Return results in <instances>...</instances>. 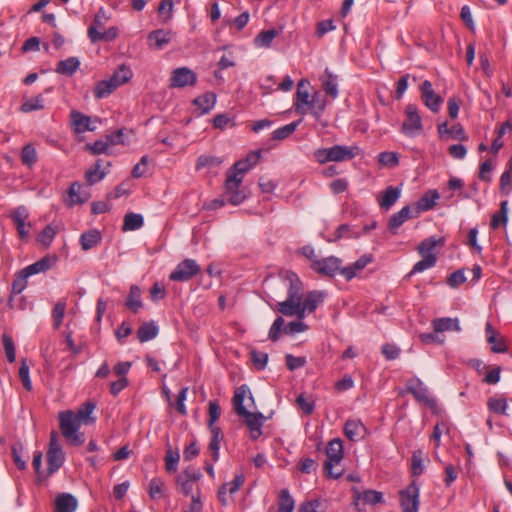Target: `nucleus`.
I'll list each match as a JSON object with an SVG mask.
<instances>
[{
	"instance_id": "b1692460",
	"label": "nucleus",
	"mask_w": 512,
	"mask_h": 512,
	"mask_svg": "<svg viewBox=\"0 0 512 512\" xmlns=\"http://www.w3.org/2000/svg\"><path fill=\"white\" fill-rule=\"evenodd\" d=\"M71 122L76 133H84L86 131H94L96 127L91 126V117L73 110L70 114Z\"/></svg>"
},
{
	"instance_id": "f257e3e1",
	"label": "nucleus",
	"mask_w": 512,
	"mask_h": 512,
	"mask_svg": "<svg viewBox=\"0 0 512 512\" xmlns=\"http://www.w3.org/2000/svg\"><path fill=\"white\" fill-rule=\"evenodd\" d=\"M249 394L253 400L250 389L246 385L236 388L233 396V406L235 413L245 419V423L251 432V437L257 439L261 435V429L265 422V417L261 412L253 413L244 406V399Z\"/></svg>"
},
{
	"instance_id": "393cba45",
	"label": "nucleus",
	"mask_w": 512,
	"mask_h": 512,
	"mask_svg": "<svg viewBox=\"0 0 512 512\" xmlns=\"http://www.w3.org/2000/svg\"><path fill=\"white\" fill-rule=\"evenodd\" d=\"M274 309L284 316H296L299 319L300 301L294 300L292 295L291 298H286L285 301L277 303Z\"/></svg>"
},
{
	"instance_id": "603ef678",
	"label": "nucleus",
	"mask_w": 512,
	"mask_h": 512,
	"mask_svg": "<svg viewBox=\"0 0 512 512\" xmlns=\"http://www.w3.org/2000/svg\"><path fill=\"white\" fill-rule=\"evenodd\" d=\"M44 108L43 97L41 94L37 95L35 98H31L29 100L24 101L20 110L23 113H29L36 110H42Z\"/></svg>"
},
{
	"instance_id": "c03bdc74",
	"label": "nucleus",
	"mask_w": 512,
	"mask_h": 512,
	"mask_svg": "<svg viewBox=\"0 0 512 512\" xmlns=\"http://www.w3.org/2000/svg\"><path fill=\"white\" fill-rule=\"evenodd\" d=\"M302 122V119L291 122L285 126H282L272 132L271 139L272 140H284L288 138L291 134L295 132L299 124Z\"/></svg>"
},
{
	"instance_id": "e433bc0d",
	"label": "nucleus",
	"mask_w": 512,
	"mask_h": 512,
	"mask_svg": "<svg viewBox=\"0 0 512 512\" xmlns=\"http://www.w3.org/2000/svg\"><path fill=\"white\" fill-rule=\"evenodd\" d=\"M423 259L414 264L411 271L408 273L407 277H411L416 273H421L427 269L434 267L437 263L436 254H427L422 256Z\"/></svg>"
},
{
	"instance_id": "bb28decb",
	"label": "nucleus",
	"mask_w": 512,
	"mask_h": 512,
	"mask_svg": "<svg viewBox=\"0 0 512 512\" xmlns=\"http://www.w3.org/2000/svg\"><path fill=\"white\" fill-rule=\"evenodd\" d=\"M102 160L98 159L96 163L85 172V180L88 185L92 186L105 178L109 170L102 169Z\"/></svg>"
},
{
	"instance_id": "20e7f679",
	"label": "nucleus",
	"mask_w": 512,
	"mask_h": 512,
	"mask_svg": "<svg viewBox=\"0 0 512 512\" xmlns=\"http://www.w3.org/2000/svg\"><path fill=\"white\" fill-rule=\"evenodd\" d=\"M327 460L324 462V470L328 476L333 479L339 478L343 474L342 469H335L343 459V444L339 438L332 439L326 446Z\"/></svg>"
},
{
	"instance_id": "de8ad7c7",
	"label": "nucleus",
	"mask_w": 512,
	"mask_h": 512,
	"mask_svg": "<svg viewBox=\"0 0 512 512\" xmlns=\"http://www.w3.org/2000/svg\"><path fill=\"white\" fill-rule=\"evenodd\" d=\"M164 481L161 478H152L149 482L148 494L153 500H159L164 497Z\"/></svg>"
},
{
	"instance_id": "338daca9",
	"label": "nucleus",
	"mask_w": 512,
	"mask_h": 512,
	"mask_svg": "<svg viewBox=\"0 0 512 512\" xmlns=\"http://www.w3.org/2000/svg\"><path fill=\"white\" fill-rule=\"evenodd\" d=\"M65 310H66V303L65 302H58L54 306L52 310V317L54 319V327L58 329L65 316Z\"/></svg>"
},
{
	"instance_id": "4468645a",
	"label": "nucleus",
	"mask_w": 512,
	"mask_h": 512,
	"mask_svg": "<svg viewBox=\"0 0 512 512\" xmlns=\"http://www.w3.org/2000/svg\"><path fill=\"white\" fill-rule=\"evenodd\" d=\"M420 91L421 99L425 106L432 112L437 113L440 110L441 104L443 103V98L435 93L431 82L429 80L423 81L420 86Z\"/></svg>"
},
{
	"instance_id": "4c0bfd02",
	"label": "nucleus",
	"mask_w": 512,
	"mask_h": 512,
	"mask_svg": "<svg viewBox=\"0 0 512 512\" xmlns=\"http://www.w3.org/2000/svg\"><path fill=\"white\" fill-rule=\"evenodd\" d=\"M326 105V99L322 97L319 92H315L312 95L311 100H309V104L307 106L311 109V114L316 119H319L324 112Z\"/></svg>"
},
{
	"instance_id": "7c9ffc66",
	"label": "nucleus",
	"mask_w": 512,
	"mask_h": 512,
	"mask_svg": "<svg viewBox=\"0 0 512 512\" xmlns=\"http://www.w3.org/2000/svg\"><path fill=\"white\" fill-rule=\"evenodd\" d=\"M80 60L77 57H69L58 62L55 72L65 76H72L80 67Z\"/></svg>"
},
{
	"instance_id": "c85d7f7f",
	"label": "nucleus",
	"mask_w": 512,
	"mask_h": 512,
	"mask_svg": "<svg viewBox=\"0 0 512 512\" xmlns=\"http://www.w3.org/2000/svg\"><path fill=\"white\" fill-rule=\"evenodd\" d=\"M172 35V32L169 30L157 29L151 31L148 34L147 39L150 43L153 42L152 45L155 49H162L165 45L170 43Z\"/></svg>"
},
{
	"instance_id": "4be33fe9",
	"label": "nucleus",
	"mask_w": 512,
	"mask_h": 512,
	"mask_svg": "<svg viewBox=\"0 0 512 512\" xmlns=\"http://www.w3.org/2000/svg\"><path fill=\"white\" fill-rule=\"evenodd\" d=\"M366 427L360 420H347L344 425V434L351 441H358L364 437Z\"/></svg>"
},
{
	"instance_id": "aec40b11",
	"label": "nucleus",
	"mask_w": 512,
	"mask_h": 512,
	"mask_svg": "<svg viewBox=\"0 0 512 512\" xmlns=\"http://www.w3.org/2000/svg\"><path fill=\"white\" fill-rule=\"evenodd\" d=\"M55 512H75L78 501L75 496L70 493H60L54 501Z\"/></svg>"
},
{
	"instance_id": "680f3d73",
	"label": "nucleus",
	"mask_w": 512,
	"mask_h": 512,
	"mask_svg": "<svg viewBox=\"0 0 512 512\" xmlns=\"http://www.w3.org/2000/svg\"><path fill=\"white\" fill-rule=\"evenodd\" d=\"M488 409L491 412L504 415L507 410V402L505 399L490 398L487 402Z\"/></svg>"
},
{
	"instance_id": "ddd939ff",
	"label": "nucleus",
	"mask_w": 512,
	"mask_h": 512,
	"mask_svg": "<svg viewBox=\"0 0 512 512\" xmlns=\"http://www.w3.org/2000/svg\"><path fill=\"white\" fill-rule=\"evenodd\" d=\"M341 264L342 260L340 258L329 256L314 261V263L311 264V269L320 275L334 277L339 273Z\"/></svg>"
},
{
	"instance_id": "6e6d98bb",
	"label": "nucleus",
	"mask_w": 512,
	"mask_h": 512,
	"mask_svg": "<svg viewBox=\"0 0 512 512\" xmlns=\"http://www.w3.org/2000/svg\"><path fill=\"white\" fill-rule=\"evenodd\" d=\"M439 241L431 236L428 238H425L417 247V251L421 256H425L427 254H432L431 251L435 249V247L438 245Z\"/></svg>"
},
{
	"instance_id": "69168bd1",
	"label": "nucleus",
	"mask_w": 512,
	"mask_h": 512,
	"mask_svg": "<svg viewBox=\"0 0 512 512\" xmlns=\"http://www.w3.org/2000/svg\"><path fill=\"white\" fill-rule=\"evenodd\" d=\"M465 281L466 277L464 275V270L458 269L447 277L446 283L450 288H458Z\"/></svg>"
},
{
	"instance_id": "4d7b16f0",
	"label": "nucleus",
	"mask_w": 512,
	"mask_h": 512,
	"mask_svg": "<svg viewBox=\"0 0 512 512\" xmlns=\"http://www.w3.org/2000/svg\"><path fill=\"white\" fill-rule=\"evenodd\" d=\"M378 162L383 166L395 167L399 164V157L395 152L385 151L378 155Z\"/></svg>"
},
{
	"instance_id": "a878e982",
	"label": "nucleus",
	"mask_w": 512,
	"mask_h": 512,
	"mask_svg": "<svg viewBox=\"0 0 512 512\" xmlns=\"http://www.w3.org/2000/svg\"><path fill=\"white\" fill-rule=\"evenodd\" d=\"M102 241V235L97 229H90L81 234L79 242L82 250L88 251L97 247Z\"/></svg>"
},
{
	"instance_id": "ea45409f",
	"label": "nucleus",
	"mask_w": 512,
	"mask_h": 512,
	"mask_svg": "<svg viewBox=\"0 0 512 512\" xmlns=\"http://www.w3.org/2000/svg\"><path fill=\"white\" fill-rule=\"evenodd\" d=\"M287 278L290 282L287 298H291L293 295L294 300H302V284L298 276L293 272H287Z\"/></svg>"
},
{
	"instance_id": "412c9836",
	"label": "nucleus",
	"mask_w": 512,
	"mask_h": 512,
	"mask_svg": "<svg viewBox=\"0 0 512 512\" xmlns=\"http://www.w3.org/2000/svg\"><path fill=\"white\" fill-rule=\"evenodd\" d=\"M401 195V189L395 186L387 187L379 196V206L388 211L398 201Z\"/></svg>"
},
{
	"instance_id": "bf43d9fd",
	"label": "nucleus",
	"mask_w": 512,
	"mask_h": 512,
	"mask_svg": "<svg viewBox=\"0 0 512 512\" xmlns=\"http://www.w3.org/2000/svg\"><path fill=\"white\" fill-rule=\"evenodd\" d=\"M284 319L281 316H278L273 324L270 327L268 337L271 341L275 342L279 340L281 332H283L284 329Z\"/></svg>"
},
{
	"instance_id": "9b49d317",
	"label": "nucleus",
	"mask_w": 512,
	"mask_h": 512,
	"mask_svg": "<svg viewBox=\"0 0 512 512\" xmlns=\"http://www.w3.org/2000/svg\"><path fill=\"white\" fill-rule=\"evenodd\" d=\"M197 82L196 73L188 67H179L172 71L169 79L170 88L194 86Z\"/></svg>"
},
{
	"instance_id": "f03ea898",
	"label": "nucleus",
	"mask_w": 512,
	"mask_h": 512,
	"mask_svg": "<svg viewBox=\"0 0 512 512\" xmlns=\"http://www.w3.org/2000/svg\"><path fill=\"white\" fill-rule=\"evenodd\" d=\"M360 152L358 146L334 145L330 148H319L314 152L315 160L320 164L343 162L355 158Z\"/></svg>"
},
{
	"instance_id": "58836bf2",
	"label": "nucleus",
	"mask_w": 512,
	"mask_h": 512,
	"mask_svg": "<svg viewBox=\"0 0 512 512\" xmlns=\"http://www.w3.org/2000/svg\"><path fill=\"white\" fill-rule=\"evenodd\" d=\"M144 224V219L141 214L137 213H127L124 216V222L122 226L123 231H135L140 229Z\"/></svg>"
},
{
	"instance_id": "6e6552de",
	"label": "nucleus",
	"mask_w": 512,
	"mask_h": 512,
	"mask_svg": "<svg viewBox=\"0 0 512 512\" xmlns=\"http://www.w3.org/2000/svg\"><path fill=\"white\" fill-rule=\"evenodd\" d=\"M201 267L194 259H184L179 262L170 273L169 280L176 282H187L200 273Z\"/></svg>"
},
{
	"instance_id": "c9c22d12",
	"label": "nucleus",
	"mask_w": 512,
	"mask_h": 512,
	"mask_svg": "<svg viewBox=\"0 0 512 512\" xmlns=\"http://www.w3.org/2000/svg\"><path fill=\"white\" fill-rule=\"evenodd\" d=\"M158 327L154 322H146L137 330V338L141 343L154 339L158 334Z\"/></svg>"
},
{
	"instance_id": "f704fd0d",
	"label": "nucleus",
	"mask_w": 512,
	"mask_h": 512,
	"mask_svg": "<svg viewBox=\"0 0 512 512\" xmlns=\"http://www.w3.org/2000/svg\"><path fill=\"white\" fill-rule=\"evenodd\" d=\"M279 33L280 31L275 28L261 31L254 38V45L257 48H270L273 40L279 35Z\"/></svg>"
},
{
	"instance_id": "052dcab7",
	"label": "nucleus",
	"mask_w": 512,
	"mask_h": 512,
	"mask_svg": "<svg viewBox=\"0 0 512 512\" xmlns=\"http://www.w3.org/2000/svg\"><path fill=\"white\" fill-rule=\"evenodd\" d=\"M19 378L22 382L23 387L27 391H30L32 389V382L29 375V366L25 359H22L21 361V365L19 368Z\"/></svg>"
},
{
	"instance_id": "423d86ee",
	"label": "nucleus",
	"mask_w": 512,
	"mask_h": 512,
	"mask_svg": "<svg viewBox=\"0 0 512 512\" xmlns=\"http://www.w3.org/2000/svg\"><path fill=\"white\" fill-rule=\"evenodd\" d=\"M242 176H237L233 171H227L225 181V195L228 197L227 202L237 206L246 199L245 193L240 189Z\"/></svg>"
},
{
	"instance_id": "5fc2aeb1",
	"label": "nucleus",
	"mask_w": 512,
	"mask_h": 512,
	"mask_svg": "<svg viewBox=\"0 0 512 512\" xmlns=\"http://www.w3.org/2000/svg\"><path fill=\"white\" fill-rule=\"evenodd\" d=\"M56 235V230L51 225H47L37 236V241L45 247H49Z\"/></svg>"
},
{
	"instance_id": "7ed1b4c3",
	"label": "nucleus",
	"mask_w": 512,
	"mask_h": 512,
	"mask_svg": "<svg viewBox=\"0 0 512 512\" xmlns=\"http://www.w3.org/2000/svg\"><path fill=\"white\" fill-rule=\"evenodd\" d=\"M132 77L131 70L125 65H121L109 79L99 81L94 88V97L103 99L108 97L122 84L127 83Z\"/></svg>"
},
{
	"instance_id": "6ab92c4d",
	"label": "nucleus",
	"mask_w": 512,
	"mask_h": 512,
	"mask_svg": "<svg viewBox=\"0 0 512 512\" xmlns=\"http://www.w3.org/2000/svg\"><path fill=\"white\" fill-rule=\"evenodd\" d=\"M324 293L319 291L309 292L304 300H300V315L299 319H303L306 313H313L320 303L324 300Z\"/></svg>"
},
{
	"instance_id": "72a5a7b5",
	"label": "nucleus",
	"mask_w": 512,
	"mask_h": 512,
	"mask_svg": "<svg viewBox=\"0 0 512 512\" xmlns=\"http://www.w3.org/2000/svg\"><path fill=\"white\" fill-rule=\"evenodd\" d=\"M68 195L70 198V205L83 204L90 198L87 191H82V184L73 182L69 188Z\"/></svg>"
},
{
	"instance_id": "39448f33",
	"label": "nucleus",
	"mask_w": 512,
	"mask_h": 512,
	"mask_svg": "<svg viewBox=\"0 0 512 512\" xmlns=\"http://www.w3.org/2000/svg\"><path fill=\"white\" fill-rule=\"evenodd\" d=\"M46 457L48 468L45 477H49L58 471L65 461V454L59 443L58 434L56 431H52L50 433L49 447L46 453Z\"/></svg>"
},
{
	"instance_id": "1a4fd4ad",
	"label": "nucleus",
	"mask_w": 512,
	"mask_h": 512,
	"mask_svg": "<svg viewBox=\"0 0 512 512\" xmlns=\"http://www.w3.org/2000/svg\"><path fill=\"white\" fill-rule=\"evenodd\" d=\"M399 495L402 512L419 511L420 489L415 480H413L404 490H401Z\"/></svg>"
},
{
	"instance_id": "2f4dec72",
	"label": "nucleus",
	"mask_w": 512,
	"mask_h": 512,
	"mask_svg": "<svg viewBox=\"0 0 512 512\" xmlns=\"http://www.w3.org/2000/svg\"><path fill=\"white\" fill-rule=\"evenodd\" d=\"M125 306L134 314L142 308L141 290L138 286L132 285L125 301Z\"/></svg>"
},
{
	"instance_id": "864d4df0",
	"label": "nucleus",
	"mask_w": 512,
	"mask_h": 512,
	"mask_svg": "<svg viewBox=\"0 0 512 512\" xmlns=\"http://www.w3.org/2000/svg\"><path fill=\"white\" fill-rule=\"evenodd\" d=\"M2 343L5 351L6 358L8 362L13 363L16 359V352L14 342L11 336L8 334L2 335Z\"/></svg>"
},
{
	"instance_id": "a18cd8bd",
	"label": "nucleus",
	"mask_w": 512,
	"mask_h": 512,
	"mask_svg": "<svg viewBox=\"0 0 512 512\" xmlns=\"http://www.w3.org/2000/svg\"><path fill=\"white\" fill-rule=\"evenodd\" d=\"M96 408V404L88 401L85 402L77 411L75 416L80 422H84L85 424L93 423L95 418L91 417V414L94 412Z\"/></svg>"
},
{
	"instance_id": "9d476101",
	"label": "nucleus",
	"mask_w": 512,
	"mask_h": 512,
	"mask_svg": "<svg viewBox=\"0 0 512 512\" xmlns=\"http://www.w3.org/2000/svg\"><path fill=\"white\" fill-rule=\"evenodd\" d=\"M406 119L402 124V132L407 136H414L423 129L422 119L418 107L415 104H408L405 108Z\"/></svg>"
},
{
	"instance_id": "5701e85b",
	"label": "nucleus",
	"mask_w": 512,
	"mask_h": 512,
	"mask_svg": "<svg viewBox=\"0 0 512 512\" xmlns=\"http://www.w3.org/2000/svg\"><path fill=\"white\" fill-rule=\"evenodd\" d=\"M438 198L439 193L437 190H429L424 193L412 207L419 216L421 212L431 210L435 206Z\"/></svg>"
},
{
	"instance_id": "2eb2a0df",
	"label": "nucleus",
	"mask_w": 512,
	"mask_h": 512,
	"mask_svg": "<svg viewBox=\"0 0 512 512\" xmlns=\"http://www.w3.org/2000/svg\"><path fill=\"white\" fill-rule=\"evenodd\" d=\"M20 239L24 240L29 237L30 224H26V219L29 217L26 207L19 206L14 209L10 215Z\"/></svg>"
},
{
	"instance_id": "f3484780",
	"label": "nucleus",
	"mask_w": 512,
	"mask_h": 512,
	"mask_svg": "<svg viewBox=\"0 0 512 512\" xmlns=\"http://www.w3.org/2000/svg\"><path fill=\"white\" fill-rule=\"evenodd\" d=\"M418 217L417 213L412 206H404L400 211L394 213L388 222V228L396 234L397 229L402 226L407 220Z\"/></svg>"
},
{
	"instance_id": "0eeeda50",
	"label": "nucleus",
	"mask_w": 512,
	"mask_h": 512,
	"mask_svg": "<svg viewBox=\"0 0 512 512\" xmlns=\"http://www.w3.org/2000/svg\"><path fill=\"white\" fill-rule=\"evenodd\" d=\"M406 392L411 394L414 399L429 408L436 407V401L430 397L428 388L418 377H412L406 381Z\"/></svg>"
},
{
	"instance_id": "13d9d810",
	"label": "nucleus",
	"mask_w": 512,
	"mask_h": 512,
	"mask_svg": "<svg viewBox=\"0 0 512 512\" xmlns=\"http://www.w3.org/2000/svg\"><path fill=\"white\" fill-rule=\"evenodd\" d=\"M208 414H209V420H208L209 429L220 428L219 426L215 425V422L219 419L220 414H221L220 406L216 401L209 402Z\"/></svg>"
},
{
	"instance_id": "0e129e2a",
	"label": "nucleus",
	"mask_w": 512,
	"mask_h": 512,
	"mask_svg": "<svg viewBox=\"0 0 512 512\" xmlns=\"http://www.w3.org/2000/svg\"><path fill=\"white\" fill-rule=\"evenodd\" d=\"M85 149L90 151L93 155L107 154L109 149V143L107 142V140H96L92 144H86Z\"/></svg>"
},
{
	"instance_id": "cd10ccee",
	"label": "nucleus",
	"mask_w": 512,
	"mask_h": 512,
	"mask_svg": "<svg viewBox=\"0 0 512 512\" xmlns=\"http://www.w3.org/2000/svg\"><path fill=\"white\" fill-rule=\"evenodd\" d=\"M433 329L436 333H442L445 331H456L461 330L459 320L457 318L442 317L436 318L432 321Z\"/></svg>"
},
{
	"instance_id": "a19ab883",
	"label": "nucleus",
	"mask_w": 512,
	"mask_h": 512,
	"mask_svg": "<svg viewBox=\"0 0 512 512\" xmlns=\"http://www.w3.org/2000/svg\"><path fill=\"white\" fill-rule=\"evenodd\" d=\"M209 430L212 434V437L208 445V450L212 454L213 461L216 462L219 459L220 441L223 439V435L221 428H212Z\"/></svg>"
},
{
	"instance_id": "e2e57ef3",
	"label": "nucleus",
	"mask_w": 512,
	"mask_h": 512,
	"mask_svg": "<svg viewBox=\"0 0 512 512\" xmlns=\"http://www.w3.org/2000/svg\"><path fill=\"white\" fill-rule=\"evenodd\" d=\"M250 355L251 360L257 369L263 370L266 367L269 358L266 352L252 350Z\"/></svg>"
},
{
	"instance_id": "f8f14e48",
	"label": "nucleus",
	"mask_w": 512,
	"mask_h": 512,
	"mask_svg": "<svg viewBox=\"0 0 512 512\" xmlns=\"http://www.w3.org/2000/svg\"><path fill=\"white\" fill-rule=\"evenodd\" d=\"M352 492V498H353V505L357 510H361L360 508V502L362 501L363 504H369V505H376L378 503H383V494L376 490H363L360 491L357 487L351 488Z\"/></svg>"
},
{
	"instance_id": "37998d69",
	"label": "nucleus",
	"mask_w": 512,
	"mask_h": 512,
	"mask_svg": "<svg viewBox=\"0 0 512 512\" xmlns=\"http://www.w3.org/2000/svg\"><path fill=\"white\" fill-rule=\"evenodd\" d=\"M508 202L502 201L500 204V210L492 216L490 226L492 229H497L500 226H506L508 222Z\"/></svg>"
},
{
	"instance_id": "c756f323",
	"label": "nucleus",
	"mask_w": 512,
	"mask_h": 512,
	"mask_svg": "<svg viewBox=\"0 0 512 512\" xmlns=\"http://www.w3.org/2000/svg\"><path fill=\"white\" fill-rule=\"evenodd\" d=\"M56 261V258L52 259L50 256H44L40 260L34 262L31 265L26 266L22 270L29 277L38 273L46 272L49 270L53 263Z\"/></svg>"
},
{
	"instance_id": "a211bd4d",
	"label": "nucleus",
	"mask_w": 512,
	"mask_h": 512,
	"mask_svg": "<svg viewBox=\"0 0 512 512\" xmlns=\"http://www.w3.org/2000/svg\"><path fill=\"white\" fill-rule=\"evenodd\" d=\"M309 81L301 79L297 84V91L295 95L294 107L298 114H304L305 107L309 104L310 93L308 91Z\"/></svg>"
},
{
	"instance_id": "49530a36",
	"label": "nucleus",
	"mask_w": 512,
	"mask_h": 512,
	"mask_svg": "<svg viewBox=\"0 0 512 512\" xmlns=\"http://www.w3.org/2000/svg\"><path fill=\"white\" fill-rule=\"evenodd\" d=\"M326 78L322 82L325 93L333 98L338 95L337 78L328 69L325 70Z\"/></svg>"
},
{
	"instance_id": "dca6fc26",
	"label": "nucleus",
	"mask_w": 512,
	"mask_h": 512,
	"mask_svg": "<svg viewBox=\"0 0 512 512\" xmlns=\"http://www.w3.org/2000/svg\"><path fill=\"white\" fill-rule=\"evenodd\" d=\"M60 429L64 437H70L78 431L80 421L71 410L59 413Z\"/></svg>"
},
{
	"instance_id": "79ce46f5",
	"label": "nucleus",
	"mask_w": 512,
	"mask_h": 512,
	"mask_svg": "<svg viewBox=\"0 0 512 512\" xmlns=\"http://www.w3.org/2000/svg\"><path fill=\"white\" fill-rule=\"evenodd\" d=\"M28 275L25 274L23 270H20L16 277L12 282V291L9 298V305L12 306V299L14 295L22 293V291L27 287L28 284Z\"/></svg>"
},
{
	"instance_id": "3c124183",
	"label": "nucleus",
	"mask_w": 512,
	"mask_h": 512,
	"mask_svg": "<svg viewBox=\"0 0 512 512\" xmlns=\"http://www.w3.org/2000/svg\"><path fill=\"white\" fill-rule=\"evenodd\" d=\"M222 164V159L216 156L201 155L197 158L195 169L197 171L205 167H218Z\"/></svg>"
},
{
	"instance_id": "09e8293b",
	"label": "nucleus",
	"mask_w": 512,
	"mask_h": 512,
	"mask_svg": "<svg viewBox=\"0 0 512 512\" xmlns=\"http://www.w3.org/2000/svg\"><path fill=\"white\" fill-rule=\"evenodd\" d=\"M21 161L24 165L32 167L37 162V151L32 144H26L21 150Z\"/></svg>"
},
{
	"instance_id": "8fccbe9b",
	"label": "nucleus",
	"mask_w": 512,
	"mask_h": 512,
	"mask_svg": "<svg viewBox=\"0 0 512 512\" xmlns=\"http://www.w3.org/2000/svg\"><path fill=\"white\" fill-rule=\"evenodd\" d=\"M279 512H292L294 509V499L288 489H283L279 493Z\"/></svg>"
},
{
	"instance_id": "473e14b6",
	"label": "nucleus",
	"mask_w": 512,
	"mask_h": 512,
	"mask_svg": "<svg viewBox=\"0 0 512 512\" xmlns=\"http://www.w3.org/2000/svg\"><path fill=\"white\" fill-rule=\"evenodd\" d=\"M193 104L201 110V114H207L216 104V94L213 92H207L200 95L193 100Z\"/></svg>"
},
{
	"instance_id": "774afa93",
	"label": "nucleus",
	"mask_w": 512,
	"mask_h": 512,
	"mask_svg": "<svg viewBox=\"0 0 512 512\" xmlns=\"http://www.w3.org/2000/svg\"><path fill=\"white\" fill-rule=\"evenodd\" d=\"M299 319L298 321L289 322L283 329V333L287 335H294L297 333L304 332L308 329V326Z\"/></svg>"
}]
</instances>
